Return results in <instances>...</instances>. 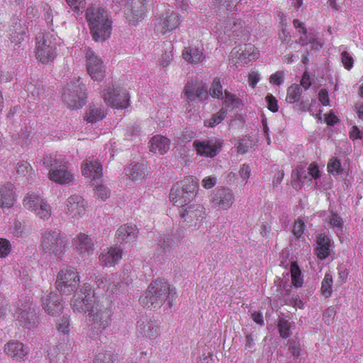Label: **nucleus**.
<instances>
[{"mask_svg": "<svg viewBox=\"0 0 363 363\" xmlns=\"http://www.w3.org/2000/svg\"><path fill=\"white\" fill-rule=\"evenodd\" d=\"M70 306L74 311L88 313L90 337L101 340L105 330L111 325L113 311L111 302L105 306L95 296L89 284H84L80 291L74 295Z\"/></svg>", "mask_w": 363, "mask_h": 363, "instance_id": "f257e3e1", "label": "nucleus"}, {"mask_svg": "<svg viewBox=\"0 0 363 363\" xmlns=\"http://www.w3.org/2000/svg\"><path fill=\"white\" fill-rule=\"evenodd\" d=\"M177 293L164 279H157L150 283L145 294L139 298L140 303L148 308H158L168 299L172 307L175 303Z\"/></svg>", "mask_w": 363, "mask_h": 363, "instance_id": "f03ea898", "label": "nucleus"}, {"mask_svg": "<svg viewBox=\"0 0 363 363\" xmlns=\"http://www.w3.org/2000/svg\"><path fill=\"white\" fill-rule=\"evenodd\" d=\"M86 20L94 40L103 42L110 38L112 21L104 8L96 4L89 6L86 11Z\"/></svg>", "mask_w": 363, "mask_h": 363, "instance_id": "7ed1b4c3", "label": "nucleus"}, {"mask_svg": "<svg viewBox=\"0 0 363 363\" xmlns=\"http://www.w3.org/2000/svg\"><path fill=\"white\" fill-rule=\"evenodd\" d=\"M43 164L50 168L49 179L61 185L70 184L73 174L69 170L68 162L57 154L46 155L43 158Z\"/></svg>", "mask_w": 363, "mask_h": 363, "instance_id": "20e7f679", "label": "nucleus"}, {"mask_svg": "<svg viewBox=\"0 0 363 363\" xmlns=\"http://www.w3.org/2000/svg\"><path fill=\"white\" fill-rule=\"evenodd\" d=\"M196 196V183L190 178L176 183L170 189L169 199L172 204L182 209L191 204Z\"/></svg>", "mask_w": 363, "mask_h": 363, "instance_id": "39448f33", "label": "nucleus"}, {"mask_svg": "<svg viewBox=\"0 0 363 363\" xmlns=\"http://www.w3.org/2000/svg\"><path fill=\"white\" fill-rule=\"evenodd\" d=\"M67 240L60 232L45 231L41 237L40 247L44 252L61 259L66 252Z\"/></svg>", "mask_w": 363, "mask_h": 363, "instance_id": "423d86ee", "label": "nucleus"}, {"mask_svg": "<svg viewBox=\"0 0 363 363\" xmlns=\"http://www.w3.org/2000/svg\"><path fill=\"white\" fill-rule=\"evenodd\" d=\"M86 92L80 77L71 81L63 87L62 100L69 108H82L86 102Z\"/></svg>", "mask_w": 363, "mask_h": 363, "instance_id": "0eeeda50", "label": "nucleus"}, {"mask_svg": "<svg viewBox=\"0 0 363 363\" xmlns=\"http://www.w3.org/2000/svg\"><path fill=\"white\" fill-rule=\"evenodd\" d=\"M79 273L74 267H64L57 274L55 285L62 294H72L79 288Z\"/></svg>", "mask_w": 363, "mask_h": 363, "instance_id": "6e6552de", "label": "nucleus"}, {"mask_svg": "<svg viewBox=\"0 0 363 363\" xmlns=\"http://www.w3.org/2000/svg\"><path fill=\"white\" fill-rule=\"evenodd\" d=\"M56 38L55 35L48 33L36 38L35 55L42 63L53 61L57 56Z\"/></svg>", "mask_w": 363, "mask_h": 363, "instance_id": "1a4fd4ad", "label": "nucleus"}, {"mask_svg": "<svg viewBox=\"0 0 363 363\" xmlns=\"http://www.w3.org/2000/svg\"><path fill=\"white\" fill-rule=\"evenodd\" d=\"M259 57V51L252 43H245L235 47L230 53V60L236 67H245L250 62L256 61Z\"/></svg>", "mask_w": 363, "mask_h": 363, "instance_id": "9d476101", "label": "nucleus"}, {"mask_svg": "<svg viewBox=\"0 0 363 363\" xmlns=\"http://www.w3.org/2000/svg\"><path fill=\"white\" fill-rule=\"evenodd\" d=\"M102 97L104 103L116 109H125L130 106V94L123 87L113 86L103 90Z\"/></svg>", "mask_w": 363, "mask_h": 363, "instance_id": "9b49d317", "label": "nucleus"}, {"mask_svg": "<svg viewBox=\"0 0 363 363\" xmlns=\"http://www.w3.org/2000/svg\"><path fill=\"white\" fill-rule=\"evenodd\" d=\"M23 204L26 209L35 213L41 219L47 220L51 216L50 204L35 192L26 194Z\"/></svg>", "mask_w": 363, "mask_h": 363, "instance_id": "f8f14e48", "label": "nucleus"}, {"mask_svg": "<svg viewBox=\"0 0 363 363\" xmlns=\"http://www.w3.org/2000/svg\"><path fill=\"white\" fill-rule=\"evenodd\" d=\"M13 316L20 325L28 329L35 328L38 323V317L33 307V302L30 298L21 302V304L15 309Z\"/></svg>", "mask_w": 363, "mask_h": 363, "instance_id": "ddd939ff", "label": "nucleus"}, {"mask_svg": "<svg viewBox=\"0 0 363 363\" xmlns=\"http://www.w3.org/2000/svg\"><path fill=\"white\" fill-rule=\"evenodd\" d=\"M321 177V172L315 162L311 163L306 172L303 167H298L291 173V186L300 189L306 182H311L313 179L318 180Z\"/></svg>", "mask_w": 363, "mask_h": 363, "instance_id": "4468645a", "label": "nucleus"}, {"mask_svg": "<svg viewBox=\"0 0 363 363\" xmlns=\"http://www.w3.org/2000/svg\"><path fill=\"white\" fill-rule=\"evenodd\" d=\"M181 23V18L177 13L167 11L160 14L157 18L155 22V30L162 35L170 33L179 28Z\"/></svg>", "mask_w": 363, "mask_h": 363, "instance_id": "2eb2a0df", "label": "nucleus"}, {"mask_svg": "<svg viewBox=\"0 0 363 363\" xmlns=\"http://www.w3.org/2000/svg\"><path fill=\"white\" fill-rule=\"evenodd\" d=\"M184 94L189 101L206 102L209 99L206 86L202 81H188L184 89Z\"/></svg>", "mask_w": 363, "mask_h": 363, "instance_id": "dca6fc26", "label": "nucleus"}, {"mask_svg": "<svg viewBox=\"0 0 363 363\" xmlns=\"http://www.w3.org/2000/svg\"><path fill=\"white\" fill-rule=\"evenodd\" d=\"M87 72L91 78L97 82H101L106 74V69L103 60L91 50L86 52Z\"/></svg>", "mask_w": 363, "mask_h": 363, "instance_id": "f3484780", "label": "nucleus"}, {"mask_svg": "<svg viewBox=\"0 0 363 363\" xmlns=\"http://www.w3.org/2000/svg\"><path fill=\"white\" fill-rule=\"evenodd\" d=\"M223 143L218 139H208L203 141L196 140L193 143L196 154L201 157L213 158L217 156Z\"/></svg>", "mask_w": 363, "mask_h": 363, "instance_id": "a211bd4d", "label": "nucleus"}, {"mask_svg": "<svg viewBox=\"0 0 363 363\" xmlns=\"http://www.w3.org/2000/svg\"><path fill=\"white\" fill-rule=\"evenodd\" d=\"M147 0H128L125 14L130 25L135 26L142 21L146 11Z\"/></svg>", "mask_w": 363, "mask_h": 363, "instance_id": "6ab92c4d", "label": "nucleus"}, {"mask_svg": "<svg viewBox=\"0 0 363 363\" xmlns=\"http://www.w3.org/2000/svg\"><path fill=\"white\" fill-rule=\"evenodd\" d=\"M211 201L217 210H228L234 203V193L228 188L218 189L212 195Z\"/></svg>", "mask_w": 363, "mask_h": 363, "instance_id": "aec40b11", "label": "nucleus"}, {"mask_svg": "<svg viewBox=\"0 0 363 363\" xmlns=\"http://www.w3.org/2000/svg\"><path fill=\"white\" fill-rule=\"evenodd\" d=\"M65 211L69 217L79 219L86 213V203L82 196L72 195L66 200Z\"/></svg>", "mask_w": 363, "mask_h": 363, "instance_id": "412c9836", "label": "nucleus"}, {"mask_svg": "<svg viewBox=\"0 0 363 363\" xmlns=\"http://www.w3.org/2000/svg\"><path fill=\"white\" fill-rule=\"evenodd\" d=\"M224 33L229 37L241 39L249 35L245 21L241 18H228L224 26Z\"/></svg>", "mask_w": 363, "mask_h": 363, "instance_id": "4be33fe9", "label": "nucleus"}, {"mask_svg": "<svg viewBox=\"0 0 363 363\" xmlns=\"http://www.w3.org/2000/svg\"><path fill=\"white\" fill-rule=\"evenodd\" d=\"M4 352L16 362L25 361L29 354L27 345L16 340H10L4 345Z\"/></svg>", "mask_w": 363, "mask_h": 363, "instance_id": "5701e85b", "label": "nucleus"}, {"mask_svg": "<svg viewBox=\"0 0 363 363\" xmlns=\"http://www.w3.org/2000/svg\"><path fill=\"white\" fill-rule=\"evenodd\" d=\"M44 311L50 315H59L62 310V300L57 293H45L41 298Z\"/></svg>", "mask_w": 363, "mask_h": 363, "instance_id": "b1692460", "label": "nucleus"}, {"mask_svg": "<svg viewBox=\"0 0 363 363\" xmlns=\"http://www.w3.org/2000/svg\"><path fill=\"white\" fill-rule=\"evenodd\" d=\"M81 170L82 175L91 181L101 179L103 176L101 164L97 160L90 157L82 162Z\"/></svg>", "mask_w": 363, "mask_h": 363, "instance_id": "393cba45", "label": "nucleus"}, {"mask_svg": "<svg viewBox=\"0 0 363 363\" xmlns=\"http://www.w3.org/2000/svg\"><path fill=\"white\" fill-rule=\"evenodd\" d=\"M333 242L325 233H320L316 237L315 254L320 260L328 258L331 253Z\"/></svg>", "mask_w": 363, "mask_h": 363, "instance_id": "a878e982", "label": "nucleus"}, {"mask_svg": "<svg viewBox=\"0 0 363 363\" xmlns=\"http://www.w3.org/2000/svg\"><path fill=\"white\" fill-rule=\"evenodd\" d=\"M182 55L186 62L192 65L202 63L206 57L203 45H194L185 47L182 50Z\"/></svg>", "mask_w": 363, "mask_h": 363, "instance_id": "bb28decb", "label": "nucleus"}, {"mask_svg": "<svg viewBox=\"0 0 363 363\" xmlns=\"http://www.w3.org/2000/svg\"><path fill=\"white\" fill-rule=\"evenodd\" d=\"M10 40L15 45H19L24 40L26 28L23 26L18 18L11 19L7 30Z\"/></svg>", "mask_w": 363, "mask_h": 363, "instance_id": "cd10ccee", "label": "nucleus"}, {"mask_svg": "<svg viewBox=\"0 0 363 363\" xmlns=\"http://www.w3.org/2000/svg\"><path fill=\"white\" fill-rule=\"evenodd\" d=\"M71 350L70 344L65 342L51 347L48 352L50 363H66L67 356Z\"/></svg>", "mask_w": 363, "mask_h": 363, "instance_id": "c85d7f7f", "label": "nucleus"}, {"mask_svg": "<svg viewBox=\"0 0 363 363\" xmlns=\"http://www.w3.org/2000/svg\"><path fill=\"white\" fill-rule=\"evenodd\" d=\"M123 251L118 247H111L105 250L99 256L100 264L111 267L115 266L121 259Z\"/></svg>", "mask_w": 363, "mask_h": 363, "instance_id": "c756f323", "label": "nucleus"}, {"mask_svg": "<svg viewBox=\"0 0 363 363\" xmlns=\"http://www.w3.org/2000/svg\"><path fill=\"white\" fill-rule=\"evenodd\" d=\"M170 140L162 135H156L151 138L148 143L150 152L164 155L170 148Z\"/></svg>", "mask_w": 363, "mask_h": 363, "instance_id": "7c9ffc66", "label": "nucleus"}, {"mask_svg": "<svg viewBox=\"0 0 363 363\" xmlns=\"http://www.w3.org/2000/svg\"><path fill=\"white\" fill-rule=\"evenodd\" d=\"M204 214V208L193 202L182 209L179 213L180 217L183 218L184 221H188V219L190 218L189 222H192L194 220H197L199 218L203 219Z\"/></svg>", "mask_w": 363, "mask_h": 363, "instance_id": "2f4dec72", "label": "nucleus"}, {"mask_svg": "<svg viewBox=\"0 0 363 363\" xmlns=\"http://www.w3.org/2000/svg\"><path fill=\"white\" fill-rule=\"evenodd\" d=\"M74 245L80 255H90L94 252V243L91 239L84 233H81L77 235V240H74Z\"/></svg>", "mask_w": 363, "mask_h": 363, "instance_id": "473e14b6", "label": "nucleus"}, {"mask_svg": "<svg viewBox=\"0 0 363 363\" xmlns=\"http://www.w3.org/2000/svg\"><path fill=\"white\" fill-rule=\"evenodd\" d=\"M16 201L14 186L11 183L0 187V206L11 208Z\"/></svg>", "mask_w": 363, "mask_h": 363, "instance_id": "72a5a7b5", "label": "nucleus"}, {"mask_svg": "<svg viewBox=\"0 0 363 363\" xmlns=\"http://www.w3.org/2000/svg\"><path fill=\"white\" fill-rule=\"evenodd\" d=\"M138 230L132 225H123L118 228L116 238L118 242H130L138 237Z\"/></svg>", "mask_w": 363, "mask_h": 363, "instance_id": "f704fd0d", "label": "nucleus"}, {"mask_svg": "<svg viewBox=\"0 0 363 363\" xmlns=\"http://www.w3.org/2000/svg\"><path fill=\"white\" fill-rule=\"evenodd\" d=\"M138 327L143 336L151 341L157 340L160 336V327L154 322L142 323Z\"/></svg>", "mask_w": 363, "mask_h": 363, "instance_id": "c9c22d12", "label": "nucleus"}, {"mask_svg": "<svg viewBox=\"0 0 363 363\" xmlns=\"http://www.w3.org/2000/svg\"><path fill=\"white\" fill-rule=\"evenodd\" d=\"M242 0H216V4L218 7L216 11L217 15L218 12L222 11L225 13H230L232 14L238 12V5L241 2Z\"/></svg>", "mask_w": 363, "mask_h": 363, "instance_id": "e433bc0d", "label": "nucleus"}, {"mask_svg": "<svg viewBox=\"0 0 363 363\" xmlns=\"http://www.w3.org/2000/svg\"><path fill=\"white\" fill-rule=\"evenodd\" d=\"M106 113L104 108L97 106H92L86 112L85 120L89 123H96L105 118Z\"/></svg>", "mask_w": 363, "mask_h": 363, "instance_id": "4c0bfd02", "label": "nucleus"}, {"mask_svg": "<svg viewBox=\"0 0 363 363\" xmlns=\"http://www.w3.org/2000/svg\"><path fill=\"white\" fill-rule=\"evenodd\" d=\"M44 18L47 26L53 30L54 27L59 26L62 18L59 12L54 8L49 7L44 13Z\"/></svg>", "mask_w": 363, "mask_h": 363, "instance_id": "58836bf2", "label": "nucleus"}, {"mask_svg": "<svg viewBox=\"0 0 363 363\" xmlns=\"http://www.w3.org/2000/svg\"><path fill=\"white\" fill-rule=\"evenodd\" d=\"M16 174L19 177L29 180L35 175V171L28 162L21 161L17 163Z\"/></svg>", "mask_w": 363, "mask_h": 363, "instance_id": "ea45409f", "label": "nucleus"}, {"mask_svg": "<svg viewBox=\"0 0 363 363\" xmlns=\"http://www.w3.org/2000/svg\"><path fill=\"white\" fill-rule=\"evenodd\" d=\"M222 99L223 104L225 106L231 107L233 108H239L243 106L242 101L235 94L228 90L224 91V95Z\"/></svg>", "mask_w": 363, "mask_h": 363, "instance_id": "a19ab883", "label": "nucleus"}, {"mask_svg": "<svg viewBox=\"0 0 363 363\" xmlns=\"http://www.w3.org/2000/svg\"><path fill=\"white\" fill-rule=\"evenodd\" d=\"M290 273L292 285L296 288L301 287L303 283V279L301 276V270L296 262H292L291 263Z\"/></svg>", "mask_w": 363, "mask_h": 363, "instance_id": "79ce46f5", "label": "nucleus"}, {"mask_svg": "<svg viewBox=\"0 0 363 363\" xmlns=\"http://www.w3.org/2000/svg\"><path fill=\"white\" fill-rule=\"evenodd\" d=\"M127 176L133 181H141L145 177V171L143 164H135L127 169Z\"/></svg>", "mask_w": 363, "mask_h": 363, "instance_id": "37998d69", "label": "nucleus"}, {"mask_svg": "<svg viewBox=\"0 0 363 363\" xmlns=\"http://www.w3.org/2000/svg\"><path fill=\"white\" fill-rule=\"evenodd\" d=\"M227 110L222 108L217 113L213 114L210 118L205 120L203 124L206 127L213 128L220 124L227 116Z\"/></svg>", "mask_w": 363, "mask_h": 363, "instance_id": "c03bdc74", "label": "nucleus"}, {"mask_svg": "<svg viewBox=\"0 0 363 363\" xmlns=\"http://www.w3.org/2000/svg\"><path fill=\"white\" fill-rule=\"evenodd\" d=\"M327 223L329 226L342 233L344 225L342 218L336 212L330 211L327 218Z\"/></svg>", "mask_w": 363, "mask_h": 363, "instance_id": "a18cd8bd", "label": "nucleus"}, {"mask_svg": "<svg viewBox=\"0 0 363 363\" xmlns=\"http://www.w3.org/2000/svg\"><path fill=\"white\" fill-rule=\"evenodd\" d=\"M302 94V89L300 85L293 84L287 89L286 100L290 104L299 101Z\"/></svg>", "mask_w": 363, "mask_h": 363, "instance_id": "49530a36", "label": "nucleus"}, {"mask_svg": "<svg viewBox=\"0 0 363 363\" xmlns=\"http://www.w3.org/2000/svg\"><path fill=\"white\" fill-rule=\"evenodd\" d=\"M333 279L330 273H326L321 283L320 293L325 298H328L333 293Z\"/></svg>", "mask_w": 363, "mask_h": 363, "instance_id": "de8ad7c7", "label": "nucleus"}, {"mask_svg": "<svg viewBox=\"0 0 363 363\" xmlns=\"http://www.w3.org/2000/svg\"><path fill=\"white\" fill-rule=\"evenodd\" d=\"M208 95L213 99H223V86L221 85L220 79L219 77H216L213 79L211 87L209 89Z\"/></svg>", "mask_w": 363, "mask_h": 363, "instance_id": "09e8293b", "label": "nucleus"}, {"mask_svg": "<svg viewBox=\"0 0 363 363\" xmlns=\"http://www.w3.org/2000/svg\"><path fill=\"white\" fill-rule=\"evenodd\" d=\"M277 326L279 335L282 338L286 339L291 335V324L288 320L280 318Z\"/></svg>", "mask_w": 363, "mask_h": 363, "instance_id": "8fccbe9b", "label": "nucleus"}, {"mask_svg": "<svg viewBox=\"0 0 363 363\" xmlns=\"http://www.w3.org/2000/svg\"><path fill=\"white\" fill-rule=\"evenodd\" d=\"M116 355L110 352H100L96 355L93 363H117Z\"/></svg>", "mask_w": 363, "mask_h": 363, "instance_id": "3c124183", "label": "nucleus"}, {"mask_svg": "<svg viewBox=\"0 0 363 363\" xmlns=\"http://www.w3.org/2000/svg\"><path fill=\"white\" fill-rule=\"evenodd\" d=\"M328 172L332 174H340L342 172L341 162L336 157L332 158L327 165Z\"/></svg>", "mask_w": 363, "mask_h": 363, "instance_id": "603ef678", "label": "nucleus"}, {"mask_svg": "<svg viewBox=\"0 0 363 363\" xmlns=\"http://www.w3.org/2000/svg\"><path fill=\"white\" fill-rule=\"evenodd\" d=\"M306 230V224L303 219L298 218H297L293 226V234L294 236L299 239L304 234V231Z\"/></svg>", "mask_w": 363, "mask_h": 363, "instance_id": "864d4df0", "label": "nucleus"}, {"mask_svg": "<svg viewBox=\"0 0 363 363\" xmlns=\"http://www.w3.org/2000/svg\"><path fill=\"white\" fill-rule=\"evenodd\" d=\"M110 194L111 191L109 189L102 184L96 185L95 186L94 196L97 199H100L103 201H106L108 198H109Z\"/></svg>", "mask_w": 363, "mask_h": 363, "instance_id": "5fc2aeb1", "label": "nucleus"}, {"mask_svg": "<svg viewBox=\"0 0 363 363\" xmlns=\"http://www.w3.org/2000/svg\"><path fill=\"white\" fill-rule=\"evenodd\" d=\"M13 234L17 238H24L30 234V229L22 225L20 222H16L13 226Z\"/></svg>", "mask_w": 363, "mask_h": 363, "instance_id": "6e6d98bb", "label": "nucleus"}, {"mask_svg": "<svg viewBox=\"0 0 363 363\" xmlns=\"http://www.w3.org/2000/svg\"><path fill=\"white\" fill-rule=\"evenodd\" d=\"M286 345L289 346L288 349H289V352H291V354L294 357H295L296 358L300 357L302 350L301 347V344L298 340H289Z\"/></svg>", "mask_w": 363, "mask_h": 363, "instance_id": "4d7b16f0", "label": "nucleus"}, {"mask_svg": "<svg viewBox=\"0 0 363 363\" xmlns=\"http://www.w3.org/2000/svg\"><path fill=\"white\" fill-rule=\"evenodd\" d=\"M11 250L10 242L5 238H0V257H6Z\"/></svg>", "mask_w": 363, "mask_h": 363, "instance_id": "13d9d810", "label": "nucleus"}, {"mask_svg": "<svg viewBox=\"0 0 363 363\" xmlns=\"http://www.w3.org/2000/svg\"><path fill=\"white\" fill-rule=\"evenodd\" d=\"M341 60L346 69L350 70L353 67L354 59L348 52L343 51L341 53Z\"/></svg>", "mask_w": 363, "mask_h": 363, "instance_id": "bf43d9fd", "label": "nucleus"}, {"mask_svg": "<svg viewBox=\"0 0 363 363\" xmlns=\"http://www.w3.org/2000/svg\"><path fill=\"white\" fill-rule=\"evenodd\" d=\"M267 104V108L273 113L277 112L279 109L278 101L277 99L272 94H267L265 97Z\"/></svg>", "mask_w": 363, "mask_h": 363, "instance_id": "052dcab7", "label": "nucleus"}, {"mask_svg": "<svg viewBox=\"0 0 363 363\" xmlns=\"http://www.w3.org/2000/svg\"><path fill=\"white\" fill-rule=\"evenodd\" d=\"M57 330L63 334H67L69 331V320L67 317L63 316L57 324Z\"/></svg>", "mask_w": 363, "mask_h": 363, "instance_id": "680f3d73", "label": "nucleus"}, {"mask_svg": "<svg viewBox=\"0 0 363 363\" xmlns=\"http://www.w3.org/2000/svg\"><path fill=\"white\" fill-rule=\"evenodd\" d=\"M284 74L283 71H277L271 74L269 77L270 84L274 85H280L283 82Z\"/></svg>", "mask_w": 363, "mask_h": 363, "instance_id": "e2e57ef3", "label": "nucleus"}, {"mask_svg": "<svg viewBox=\"0 0 363 363\" xmlns=\"http://www.w3.org/2000/svg\"><path fill=\"white\" fill-rule=\"evenodd\" d=\"M66 1L75 12H79L85 6V0H66Z\"/></svg>", "mask_w": 363, "mask_h": 363, "instance_id": "0e129e2a", "label": "nucleus"}, {"mask_svg": "<svg viewBox=\"0 0 363 363\" xmlns=\"http://www.w3.org/2000/svg\"><path fill=\"white\" fill-rule=\"evenodd\" d=\"M318 99L323 106H329L330 99H329L328 92L326 89H322L319 91Z\"/></svg>", "mask_w": 363, "mask_h": 363, "instance_id": "69168bd1", "label": "nucleus"}, {"mask_svg": "<svg viewBox=\"0 0 363 363\" xmlns=\"http://www.w3.org/2000/svg\"><path fill=\"white\" fill-rule=\"evenodd\" d=\"M259 80V75L257 71H250L248 74V82L250 86L255 88Z\"/></svg>", "mask_w": 363, "mask_h": 363, "instance_id": "338daca9", "label": "nucleus"}, {"mask_svg": "<svg viewBox=\"0 0 363 363\" xmlns=\"http://www.w3.org/2000/svg\"><path fill=\"white\" fill-rule=\"evenodd\" d=\"M172 59L173 55L172 52H165L160 58V64L162 67H167L172 62Z\"/></svg>", "mask_w": 363, "mask_h": 363, "instance_id": "774afa93", "label": "nucleus"}]
</instances>
